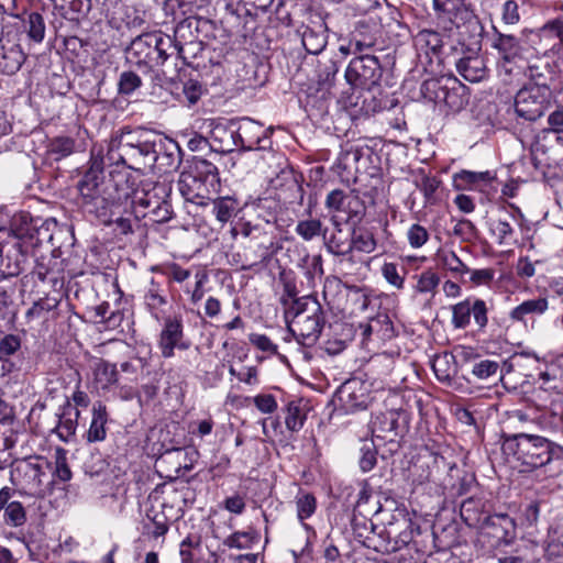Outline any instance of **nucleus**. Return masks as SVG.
I'll return each mask as SVG.
<instances>
[{"label":"nucleus","instance_id":"obj_10","mask_svg":"<svg viewBox=\"0 0 563 563\" xmlns=\"http://www.w3.org/2000/svg\"><path fill=\"white\" fill-rule=\"evenodd\" d=\"M479 534L488 539L492 548L508 547L516 540L517 523L508 514L489 515L481 523Z\"/></svg>","mask_w":563,"mask_h":563},{"label":"nucleus","instance_id":"obj_7","mask_svg":"<svg viewBox=\"0 0 563 563\" xmlns=\"http://www.w3.org/2000/svg\"><path fill=\"white\" fill-rule=\"evenodd\" d=\"M551 98L548 82L537 79L531 71V82L521 88L515 97V111L518 117L534 121L543 115Z\"/></svg>","mask_w":563,"mask_h":563},{"label":"nucleus","instance_id":"obj_14","mask_svg":"<svg viewBox=\"0 0 563 563\" xmlns=\"http://www.w3.org/2000/svg\"><path fill=\"white\" fill-rule=\"evenodd\" d=\"M487 313L488 309L484 300L467 298L452 306L451 323L454 329H465L470 325L473 316L478 331H483L488 323Z\"/></svg>","mask_w":563,"mask_h":563},{"label":"nucleus","instance_id":"obj_45","mask_svg":"<svg viewBox=\"0 0 563 563\" xmlns=\"http://www.w3.org/2000/svg\"><path fill=\"white\" fill-rule=\"evenodd\" d=\"M194 29H195V40L200 44V49L203 48V44L207 43L210 38L216 37L214 35V24L212 21L194 16Z\"/></svg>","mask_w":563,"mask_h":563},{"label":"nucleus","instance_id":"obj_63","mask_svg":"<svg viewBox=\"0 0 563 563\" xmlns=\"http://www.w3.org/2000/svg\"><path fill=\"white\" fill-rule=\"evenodd\" d=\"M440 186V180L433 176L424 175L421 179V184L419 185V189L422 191L426 201L432 202L434 198V194Z\"/></svg>","mask_w":563,"mask_h":563},{"label":"nucleus","instance_id":"obj_15","mask_svg":"<svg viewBox=\"0 0 563 563\" xmlns=\"http://www.w3.org/2000/svg\"><path fill=\"white\" fill-rule=\"evenodd\" d=\"M233 137L235 145L247 151L265 150L271 143L263 126L253 120H244Z\"/></svg>","mask_w":563,"mask_h":563},{"label":"nucleus","instance_id":"obj_19","mask_svg":"<svg viewBox=\"0 0 563 563\" xmlns=\"http://www.w3.org/2000/svg\"><path fill=\"white\" fill-rule=\"evenodd\" d=\"M178 190L180 195L190 202L198 206H207L210 195L216 194L189 172H183L179 176Z\"/></svg>","mask_w":563,"mask_h":563},{"label":"nucleus","instance_id":"obj_48","mask_svg":"<svg viewBox=\"0 0 563 563\" xmlns=\"http://www.w3.org/2000/svg\"><path fill=\"white\" fill-rule=\"evenodd\" d=\"M153 202H155V206L151 210L143 212L141 217H150L156 223L169 221L173 213L170 205L163 198L155 199Z\"/></svg>","mask_w":563,"mask_h":563},{"label":"nucleus","instance_id":"obj_4","mask_svg":"<svg viewBox=\"0 0 563 563\" xmlns=\"http://www.w3.org/2000/svg\"><path fill=\"white\" fill-rule=\"evenodd\" d=\"M10 482L23 496L44 498L51 490V463L35 455L15 461L11 465Z\"/></svg>","mask_w":563,"mask_h":563},{"label":"nucleus","instance_id":"obj_2","mask_svg":"<svg viewBox=\"0 0 563 563\" xmlns=\"http://www.w3.org/2000/svg\"><path fill=\"white\" fill-rule=\"evenodd\" d=\"M503 450L523 467L521 472L542 467L563 459V448L547 438L518 433L505 438Z\"/></svg>","mask_w":563,"mask_h":563},{"label":"nucleus","instance_id":"obj_37","mask_svg":"<svg viewBox=\"0 0 563 563\" xmlns=\"http://www.w3.org/2000/svg\"><path fill=\"white\" fill-rule=\"evenodd\" d=\"M155 199H161L156 192L136 187L129 206L136 217H141L143 212L151 210L155 206V202H153Z\"/></svg>","mask_w":563,"mask_h":563},{"label":"nucleus","instance_id":"obj_21","mask_svg":"<svg viewBox=\"0 0 563 563\" xmlns=\"http://www.w3.org/2000/svg\"><path fill=\"white\" fill-rule=\"evenodd\" d=\"M511 211H507L506 209L500 213V216L496 219H490L488 225L489 231L493 236L496 238L498 245L509 244V241L514 236V228L508 220V217L511 218L516 223H519L522 220L523 214L520 209L510 205Z\"/></svg>","mask_w":563,"mask_h":563},{"label":"nucleus","instance_id":"obj_1","mask_svg":"<svg viewBox=\"0 0 563 563\" xmlns=\"http://www.w3.org/2000/svg\"><path fill=\"white\" fill-rule=\"evenodd\" d=\"M174 42L162 32L145 33L135 37L126 49V60L143 73L158 71L164 76L177 74L174 58Z\"/></svg>","mask_w":563,"mask_h":563},{"label":"nucleus","instance_id":"obj_38","mask_svg":"<svg viewBox=\"0 0 563 563\" xmlns=\"http://www.w3.org/2000/svg\"><path fill=\"white\" fill-rule=\"evenodd\" d=\"M307 413L300 401H290L286 407L285 424L291 432H298L305 424Z\"/></svg>","mask_w":563,"mask_h":563},{"label":"nucleus","instance_id":"obj_43","mask_svg":"<svg viewBox=\"0 0 563 563\" xmlns=\"http://www.w3.org/2000/svg\"><path fill=\"white\" fill-rule=\"evenodd\" d=\"M297 517L300 521L310 518L317 508L316 497L310 493L300 492L296 497Z\"/></svg>","mask_w":563,"mask_h":563},{"label":"nucleus","instance_id":"obj_5","mask_svg":"<svg viewBox=\"0 0 563 563\" xmlns=\"http://www.w3.org/2000/svg\"><path fill=\"white\" fill-rule=\"evenodd\" d=\"M155 144V142L140 140L130 130H122L111 137L107 157L111 163H121L130 169L140 172L154 166Z\"/></svg>","mask_w":563,"mask_h":563},{"label":"nucleus","instance_id":"obj_8","mask_svg":"<svg viewBox=\"0 0 563 563\" xmlns=\"http://www.w3.org/2000/svg\"><path fill=\"white\" fill-rule=\"evenodd\" d=\"M29 240L32 235L0 228V257L10 276H18L27 266Z\"/></svg>","mask_w":563,"mask_h":563},{"label":"nucleus","instance_id":"obj_61","mask_svg":"<svg viewBox=\"0 0 563 563\" xmlns=\"http://www.w3.org/2000/svg\"><path fill=\"white\" fill-rule=\"evenodd\" d=\"M250 342L263 352L277 353L278 346L265 334L252 333L250 334Z\"/></svg>","mask_w":563,"mask_h":563},{"label":"nucleus","instance_id":"obj_62","mask_svg":"<svg viewBox=\"0 0 563 563\" xmlns=\"http://www.w3.org/2000/svg\"><path fill=\"white\" fill-rule=\"evenodd\" d=\"M164 274L176 283H183L191 276V272L181 267L179 264L170 263L165 266Z\"/></svg>","mask_w":563,"mask_h":563},{"label":"nucleus","instance_id":"obj_33","mask_svg":"<svg viewBox=\"0 0 563 563\" xmlns=\"http://www.w3.org/2000/svg\"><path fill=\"white\" fill-rule=\"evenodd\" d=\"M361 486L362 487L354 507V516L360 515L364 518H367L378 514L382 509L379 501H376L374 506H369L373 493L371 485L367 481H363Z\"/></svg>","mask_w":563,"mask_h":563},{"label":"nucleus","instance_id":"obj_11","mask_svg":"<svg viewBox=\"0 0 563 563\" xmlns=\"http://www.w3.org/2000/svg\"><path fill=\"white\" fill-rule=\"evenodd\" d=\"M135 189L136 183L131 174L124 170L111 172L110 178L106 180L104 197L108 207V217L113 208L129 205ZM108 221H110L109 218Z\"/></svg>","mask_w":563,"mask_h":563},{"label":"nucleus","instance_id":"obj_26","mask_svg":"<svg viewBox=\"0 0 563 563\" xmlns=\"http://www.w3.org/2000/svg\"><path fill=\"white\" fill-rule=\"evenodd\" d=\"M189 173L201 180L209 188V190H212L216 194L219 191V170L218 167L211 162L203 158L195 159Z\"/></svg>","mask_w":563,"mask_h":563},{"label":"nucleus","instance_id":"obj_53","mask_svg":"<svg viewBox=\"0 0 563 563\" xmlns=\"http://www.w3.org/2000/svg\"><path fill=\"white\" fill-rule=\"evenodd\" d=\"M499 369V364L492 360H482L473 365L472 374L478 379H488L495 376Z\"/></svg>","mask_w":563,"mask_h":563},{"label":"nucleus","instance_id":"obj_56","mask_svg":"<svg viewBox=\"0 0 563 563\" xmlns=\"http://www.w3.org/2000/svg\"><path fill=\"white\" fill-rule=\"evenodd\" d=\"M407 239L412 249H420L429 240V233L424 227L415 223L408 229Z\"/></svg>","mask_w":563,"mask_h":563},{"label":"nucleus","instance_id":"obj_27","mask_svg":"<svg viewBox=\"0 0 563 563\" xmlns=\"http://www.w3.org/2000/svg\"><path fill=\"white\" fill-rule=\"evenodd\" d=\"M108 422V412L106 406L101 401H97L92 406V418L87 432V441L100 442L106 439Z\"/></svg>","mask_w":563,"mask_h":563},{"label":"nucleus","instance_id":"obj_41","mask_svg":"<svg viewBox=\"0 0 563 563\" xmlns=\"http://www.w3.org/2000/svg\"><path fill=\"white\" fill-rule=\"evenodd\" d=\"M73 473L67 463V451L57 448L55 451V467L51 468V478L58 479L60 482H68L71 479Z\"/></svg>","mask_w":563,"mask_h":563},{"label":"nucleus","instance_id":"obj_24","mask_svg":"<svg viewBox=\"0 0 563 563\" xmlns=\"http://www.w3.org/2000/svg\"><path fill=\"white\" fill-rule=\"evenodd\" d=\"M180 150L176 143L173 141H167L166 143L159 142V148L155 146L154 155L155 163L154 166L158 172L169 173L176 170L180 165Z\"/></svg>","mask_w":563,"mask_h":563},{"label":"nucleus","instance_id":"obj_12","mask_svg":"<svg viewBox=\"0 0 563 563\" xmlns=\"http://www.w3.org/2000/svg\"><path fill=\"white\" fill-rule=\"evenodd\" d=\"M191 343L185 339L184 323L180 316L167 317L164 320L162 330L158 335L157 346L164 358H172L175 350L186 351Z\"/></svg>","mask_w":563,"mask_h":563},{"label":"nucleus","instance_id":"obj_46","mask_svg":"<svg viewBox=\"0 0 563 563\" xmlns=\"http://www.w3.org/2000/svg\"><path fill=\"white\" fill-rule=\"evenodd\" d=\"M3 520L11 527H21L26 521V511L24 506L16 500L10 503L3 510Z\"/></svg>","mask_w":563,"mask_h":563},{"label":"nucleus","instance_id":"obj_31","mask_svg":"<svg viewBox=\"0 0 563 563\" xmlns=\"http://www.w3.org/2000/svg\"><path fill=\"white\" fill-rule=\"evenodd\" d=\"M493 47L498 51L505 62H512L521 51L520 42L516 36L500 33L496 29Z\"/></svg>","mask_w":563,"mask_h":563},{"label":"nucleus","instance_id":"obj_20","mask_svg":"<svg viewBox=\"0 0 563 563\" xmlns=\"http://www.w3.org/2000/svg\"><path fill=\"white\" fill-rule=\"evenodd\" d=\"M327 31L328 27L322 21L302 25L298 29L301 44L307 53L318 55L323 52L328 44Z\"/></svg>","mask_w":563,"mask_h":563},{"label":"nucleus","instance_id":"obj_60","mask_svg":"<svg viewBox=\"0 0 563 563\" xmlns=\"http://www.w3.org/2000/svg\"><path fill=\"white\" fill-rule=\"evenodd\" d=\"M453 232L456 236L470 241L476 236L477 229L468 219H462L455 223Z\"/></svg>","mask_w":563,"mask_h":563},{"label":"nucleus","instance_id":"obj_22","mask_svg":"<svg viewBox=\"0 0 563 563\" xmlns=\"http://www.w3.org/2000/svg\"><path fill=\"white\" fill-rule=\"evenodd\" d=\"M186 452L180 448L166 450L156 461L157 467L164 477L176 479L189 471L190 467L184 464Z\"/></svg>","mask_w":563,"mask_h":563},{"label":"nucleus","instance_id":"obj_3","mask_svg":"<svg viewBox=\"0 0 563 563\" xmlns=\"http://www.w3.org/2000/svg\"><path fill=\"white\" fill-rule=\"evenodd\" d=\"M288 329L297 342L312 346L319 339L323 323V310L312 296H303L292 301L285 313Z\"/></svg>","mask_w":563,"mask_h":563},{"label":"nucleus","instance_id":"obj_30","mask_svg":"<svg viewBox=\"0 0 563 563\" xmlns=\"http://www.w3.org/2000/svg\"><path fill=\"white\" fill-rule=\"evenodd\" d=\"M363 389L360 382L349 380L340 389V399L351 409H364L367 406V396Z\"/></svg>","mask_w":563,"mask_h":563},{"label":"nucleus","instance_id":"obj_36","mask_svg":"<svg viewBox=\"0 0 563 563\" xmlns=\"http://www.w3.org/2000/svg\"><path fill=\"white\" fill-rule=\"evenodd\" d=\"M260 540V533L256 530L235 531L227 537L223 544L230 549L247 550Z\"/></svg>","mask_w":563,"mask_h":563},{"label":"nucleus","instance_id":"obj_59","mask_svg":"<svg viewBox=\"0 0 563 563\" xmlns=\"http://www.w3.org/2000/svg\"><path fill=\"white\" fill-rule=\"evenodd\" d=\"M254 406L262 413L271 415L278 408L276 398L271 394H258L253 398Z\"/></svg>","mask_w":563,"mask_h":563},{"label":"nucleus","instance_id":"obj_57","mask_svg":"<svg viewBox=\"0 0 563 563\" xmlns=\"http://www.w3.org/2000/svg\"><path fill=\"white\" fill-rule=\"evenodd\" d=\"M349 40L357 56L365 55V52L371 49L376 43V40L373 36L362 35L357 32L352 33Z\"/></svg>","mask_w":563,"mask_h":563},{"label":"nucleus","instance_id":"obj_39","mask_svg":"<svg viewBox=\"0 0 563 563\" xmlns=\"http://www.w3.org/2000/svg\"><path fill=\"white\" fill-rule=\"evenodd\" d=\"M295 232L303 240L311 241L317 236H322L324 233L323 224L319 219L300 220L296 224Z\"/></svg>","mask_w":563,"mask_h":563},{"label":"nucleus","instance_id":"obj_17","mask_svg":"<svg viewBox=\"0 0 563 563\" xmlns=\"http://www.w3.org/2000/svg\"><path fill=\"white\" fill-rule=\"evenodd\" d=\"M399 410H386L375 413L369 428L374 438L393 442L398 437L399 418L402 415Z\"/></svg>","mask_w":563,"mask_h":563},{"label":"nucleus","instance_id":"obj_25","mask_svg":"<svg viewBox=\"0 0 563 563\" xmlns=\"http://www.w3.org/2000/svg\"><path fill=\"white\" fill-rule=\"evenodd\" d=\"M331 221L333 223L334 231L328 235V229H324L323 243L329 253L335 256H344L351 252V239L343 232L341 224L335 217H332Z\"/></svg>","mask_w":563,"mask_h":563},{"label":"nucleus","instance_id":"obj_6","mask_svg":"<svg viewBox=\"0 0 563 563\" xmlns=\"http://www.w3.org/2000/svg\"><path fill=\"white\" fill-rule=\"evenodd\" d=\"M80 208L102 222L108 221V207L106 202V178L102 163L93 161L90 168L77 184Z\"/></svg>","mask_w":563,"mask_h":563},{"label":"nucleus","instance_id":"obj_16","mask_svg":"<svg viewBox=\"0 0 563 563\" xmlns=\"http://www.w3.org/2000/svg\"><path fill=\"white\" fill-rule=\"evenodd\" d=\"M194 16L183 19L174 30V58L181 59L189 64L187 51L188 48L200 49V44L195 40Z\"/></svg>","mask_w":563,"mask_h":563},{"label":"nucleus","instance_id":"obj_40","mask_svg":"<svg viewBox=\"0 0 563 563\" xmlns=\"http://www.w3.org/2000/svg\"><path fill=\"white\" fill-rule=\"evenodd\" d=\"M24 30L32 41L41 43L45 36V22L43 16L37 12L30 13L24 21Z\"/></svg>","mask_w":563,"mask_h":563},{"label":"nucleus","instance_id":"obj_35","mask_svg":"<svg viewBox=\"0 0 563 563\" xmlns=\"http://www.w3.org/2000/svg\"><path fill=\"white\" fill-rule=\"evenodd\" d=\"M93 380L102 389L108 388L118 380L115 365L99 360L93 366Z\"/></svg>","mask_w":563,"mask_h":563},{"label":"nucleus","instance_id":"obj_9","mask_svg":"<svg viewBox=\"0 0 563 563\" xmlns=\"http://www.w3.org/2000/svg\"><path fill=\"white\" fill-rule=\"evenodd\" d=\"M383 69L378 58L371 54L354 57L345 70V79L354 88L372 89L380 81Z\"/></svg>","mask_w":563,"mask_h":563},{"label":"nucleus","instance_id":"obj_54","mask_svg":"<svg viewBox=\"0 0 563 563\" xmlns=\"http://www.w3.org/2000/svg\"><path fill=\"white\" fill-rule=\"evenodd\" d=\"M493 179V176L489 172H470L462 170L460 174L455 176V181H459L460 185H477L479 183H488Z\"/></svg>","mask_w":563,"mask_h":563},{"label":"nucleus","instance_id":"obj_50","mask_svg":"<svg viewBox=\"0 0 563 563\" xmlns=\"http://www.w3.org/2000/svg\"><path fill=\"white\" fill-rule=\"evenodd\" d=\"M141 86H142V79L137 74H135L131 70L121 73L119 82H118V91L120 95L130 96L136 89H139Z\"/></svg>","mask_w":563,"mask_h":563},{"label":"nucleus","instance_id":"obj_49","mask_svg":"<svg viewBox=\"0 0 563 563\" xmlns=\"http://www.w3.org/2000/svg\"><path fill=\"white\" fill-rule=\"evenodd\" d=\"M2 59L4 60L3 70L8 74H14L25 62V55L20 46H13L3 54Z\"/></svg>","mask_w":563,"mask_h":563},{"label":"nucleus","instance_id":"obj_51","mask_svg":"<svg viewBox=\"0 0 563 563\" xmlns=\"http://www.w3.org/2000/svg\"><path fill=\"white\" fill-rule=\"evenodd\" d=\"M382 274L386 282L397 289H402L405 285L406 268L401 272L395 263H385L382 267Z\"/></svg>","mask_w":563,"mask_h":563},{"label":"nucleus","instance_id":"obj_34","mask_svg":"<svg viewBox=\"0 0 563 563\" xmlns=\"http://www.w3.org/2000/svg\"><path fill=\"white\" fill-rule=\"evenodd\" d=\"M71 410L73 409L68 406V408L59 417L58 423L54 429V432L64 442H68L75 435L77 429V420L80 416L79 410L75 408L74 417H71Z\"/></svg>","mask_w":563,"mask_h":563},{"label":"nucleus","instance_id":"obj_23","mask_svg":"<svg viewBox=\"0 0 563 563\" xmlns=\"http://www.w3.org/2000/svg\"><path fill=\"white\" fill-rule=\"evenodd\" d=\"M433 10L438 18L448 19L456 26L474 18L465 0H433Z\"/></svg>","mask_w":563,"mask_h":563},{"label":"nucleus","instance_id":"obj_58","mask_svg":"<svg viewBox=\"0 0 563 563\" xmlns=\"http://www.w3.org/2000/svg\"><path fill=\"white\" fill-rule=\"evenodd\" d=\"M75 141L68 136L55 137L49 145V150L53 154L59 155V157L68 156L73 153Z\"/></svg>","mask_w":563,"mask_h":563},{"label":"nucleus","instance_id":"obj_47","mask_svg":"<svg viewBox=\"0 0 563 563\" xmlns=\"http://www.w3.org/2000/svg\"><path fill=\"white\" fill-rule=\"evenodd\" d=\"M358 460L360 468L363 473L372 471L377 463V450L373 440L364 441L361 449Z\"/></svg>","mask_w":563,"mask_h":563},{"label":"nucleus","instance_id":"obj_29","mask_svg":"<svg viewBox=\"0 0 563 563\" xmlns=\"http://www.w3.org/2000/svg\"><path fill=\"white\" fill-rule=\"evenodd\" d=\"M549 308V301L544 297L529 299L509 312V318L516 322H526L528 316H541Z\"/></svg>","mask_w":563,"mask_h":563},{"label":"nucleus","instance_id":"obj_42","mask_svg":"<svg viewBox=\"0 0 563 563\" xmlns=\"http://www.w3.org/2000/svg\"><path fill=\"white\" fill-rule=\"evenodd\" d=\"M144 303L153 316H156V311L167 303L166 297L154 279L151 280V285L144 295Z\"/></svg>","mask_w":563,"mask_h":563},{"label":"nucleus","instance_id":"obj_52","mask_svg":"<svg viewBox=\"0 0 563 563\" xmlns=\"http://www.w3.org/2000/svg\"><path fill=\"white\" fill-rule=\"evenodd\" d=\"M349 199L350 196L343 190L334 189L328 194L324 205L330 211L345 212L346 207L350 205Z\"/></svg>","mask_w":563,"mask_h":563},{"label":"nucleus","instance_id":"obj_28","mask_svg":"<svg viewBox=\"0 0 563 563\" xmlns=\"http://www.w3.org/2000/svg\"><path fill=\"white\" fill-rule=\"evenodd\" d=\"M437 98L442 100L454 112L462 110L468 101L466 87L456 80L451 88L446 86L440 87Z\"/></svg>","mask_w":563,"mask_h":563},{"label":"nucleus","instance_id":"obj_32","mask_svg":"<svg viewBox=\"0 0 563 563\" xmlns=\"http://www.w3.org/2000/svg\"><path fill=\"white\" fill-rule=\"evenodd\" d=\"M212 212L222 224L232 219L240 209L239 200L233 196H223L212 199Z\"/></svg>","mask_w":563,"mask_h":563},{"label":"nucleus","instance_id":"obj_13","mask_svg":"<svg viewBox=\"0 0 563 563\" xmlns=\"http://www.w3.org/2000/svg\"><path fill=\"white\" fill-rule=\"evenodd\" d=\"M453 63L459 75L470 82H479L488 76V68L479 46H462L460 53L453 55Z\"/></svg>","mask_w":563,"mask_h":563},{"label":"nucleus","instance_id":"obj_18","mask_svg":"<svg viewBox=\"0 0 563 563\" xmlns=\"http://www.w3.org/2000/svg\"><path fill=\"white\" fill-rule=\"evenodd\" d=\"M412 43L418 57L426 63H431L432 58L441 53L443 37L434 30L423 29L413 35Z\"/></svg>","mask_w":563,"mask_h":563},{"label":"nucleus","instance_id":"obj_64","mask_svg":"<svg viewBox=\"0 0 563 563\" xmlns=\"http://www.w3.org/2000/svg\"><path fill=\"white\" fill-rule=\"evenodd\" d=\"M21 347V339L14 334H7L0 340V354L10 356Z\"/></svg>","mask_w":563,"mask_h":563},{"label":"nucleus","instance_id":"obj_55","mask_svg":"<svg viewBox=\"0 0 563 563\" xmlns=\"http://www.w3.org/2000/svg\"><path fill=\"white\" fill-rule=\"evenodd\" d=\"M440 283L439 276L432 271L420 274L417 280L416 290L421 294L433 292Z\"/></svg>","mask_w":563,"mask_h":563},{"label":"nucleus","instance_id":"obj_44","mask_svg":"<svg viewBox=\"0 0 563 563\" xmlns=\"http://www.w3.org/2000/svg\"><path fill=\"white\" fill-rule=\"evenodd\" d=\"M351 251L354 249L363 253H372L376 249L374 234L367 230L354 232L351 238Z\"/></svg>","mask_w":563,"mask_h":563}]
</instances>
